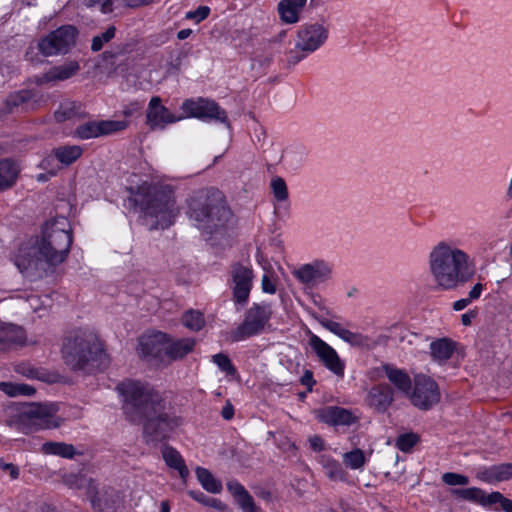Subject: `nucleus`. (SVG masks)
Listing matches in <instances>:
<instances>
[{
	"instance_id": "c9c22d12",
	"label": "nucleus",
	"mask_w": 512,
	"mask_h": 512,
	"mask_svg": "<svg viewBox=\"0 0 512 512\" xmlns=\"http://www.w3.org/2000/svg\"><path fill=\"white\" fill-rule=\"evenodd\" d=\"M41 451L47 455H57L68 459H72L76 454L74 446L64 442H45L41 446Z\"/></svg>"
},
{
	"instance_id": "ddd939ff",
	"label": "nucleus",
	"mask_w": 512,
	"mask_h": 512,
	"mask_svg": "<svg viewBox=\"0 0 512 512\" xmlns=\"http://www.w3.org/2000/svg\"><path fill=\"white\" fill-rule=\"evenodd\" d=\"M414 406L427 410L439 402L437 383L430 377L419 374L414 378V390L409 394Z\"/></svg>"
},
{
	"instance_id": "f704fd0d",
	"label": "nucleus",
	"mask_w": 512,
	"mask_h": 512,
	"mask_svg": "<svg viewBox=\"0 0 512 512\" xmlns=\"http://www.w3.org/2000/svg\"><path fill=\"white\" fill-rule=\"evenodd\" d=\"M319 463L321 464L325 475L332 481H342L346 477V472L343 469L341 463L336 459L328 456L321 455L319 458Z\"/></svg>"
},
{
	"instance_id": "72a5a7b5",
	"label": "nucleus",
	"mask_w": 512,
	"mask_h": 512,
	"mask_svg": "<svg viewBox=\"0 0 512 512\" xmlns=\"http://www.w3.org/2000/svg\"><path fill=\"white\" fill-rule=\"evenodd\" d=\"M83 153V149L78 145H65L54 148L52 156L63 166H69L78 160Z\"/></svg>"
},
{
	"instance_id": "bf43d9fd",
	"label": "nucleus",
	"mask_w": 512,
	"mask_h": 512,
	"mask_svg": "<svg viewBox=\"0 0 512 512\" xmlns=\"http://www.w3.org/2000/svg\"><path fill=\"white\" fill-rule=\"evenodd\" d=\"M484 289V285L481 284V283H477L475 284L472 289L469 291L468 293V299L472 302L474 300H477L480 296H481V293Z\"/></svg>"
},
{
	"instance_id": "79ce46f5",
	"label": "nucleus",
	"mask_w": 512,
	"mask_h": 512,
	"mask_svg": "<svg viewBox=\"0 0 512 512\" xmlns=\"http://www.w3.org/2000/svg\"><path fill=\"white\" fill-rule=\"evenodd\" d=\"M182 323L190 330L199 331L203 328L205 320L201 312L190 310L183 315Z\"/></svg>"
},
{
	"instance_id": "4d7b16f0",
	"label": "nucleus",
	"mask_w": 512,
	"mask_h": 512,
	"mask_svg": "<svg viewBox=\"0 0 512 512\" xmlns=\"http://www.w3.org/2000/svg\"><path fill=\"white\" fill-rule=\"evenodd\" d=\"M310 448L315 452H320L324 449V441L318 435H313L308 440Z\"/></svg>"
},
{
	"instance_id": "393cba45",
	"label": "nucleus",
	"mask_w": 512,
	"mask_h": 512,
	"mask_svg": "<svg viewBox=\"0 0 512 512\" xmlns=\"http://www.w3.org/2000/svg\"><path fill=\"white\" fill-rule=\"evenodd\" d=\"M227 489L243 512H262L247 489L237 480L227 482Z\"/></svg>"
},
{
	"instance_id": "e2e57ef3",
	"label": "nucleus",
	"mask_w": 512,
	"mask_h": 512,
	"mask_svg": "<svg viewBox=\"0 0 512 512\" xmlns=\"http://www.w3.org/2000/svg\"><path fill=\"white\" fill-rule=\"evenodd\" d=\"M470 303L471 301L468 298L457 300L453 303V309L455 311H461L465 309Z\"/></svg>"
},
{
	"instance_id": "09e8293b",
	"label": "nucleus",
	"mask_w": 512,
	"mask_h": 512,
	"mask_svg": "<svg viewBox=\"0 0 512 512\" xmlns=\"http://www.w3.org/2000/svg\"><path fill=\"white\" fill-rule=\"evenodd\" d=\"M212 360L226 374L234 375L236 373V369L227 355L223 353L215 354L212 356Z\"/></svg>"
},
{
	"instance_id": "c756f323",
	"label": "nucleus",
	"mask_w": 512,
	"mask_h": 512,
	"mask_svg": "<svg viewBox=\"0 0 512 512\" xmlns=\"http://www.w3.org/2000/svg\"><path fill=\"white\" fill-rule=\"evenodd\" d=\"M24 341L25 333L21 327L13 324L0 327V352L9 350L13 346L21 345Z\"/></svg>"
},
{
	"instance_id": "c03bdc74",
	"label": "nucleus",
	"mask_w": 512,
	"mask_h": 512,
	"mask_svg": "<svg viewBox=\"0 0 512 512\" xmlns=\"http://www.w3.org/2000/svg\"><path fill=\"white\" fill-rule=\"evenodd\" d=\"M483 490L476 487L462 488L453 490V495L464 500L472 501L481 505Z\"/></svg>"
},
{
	"instance_id": "680f3d73",
	"label": "nucleus",
	"mask_w": 512,
	"mask_h": 512,
	"mask_svg": "<svg viewBox=\"0 0 512 512\" xmlns=\"http://www.w3.org/2000/svg\"><path fill=\"white\" fill-rule=\"evenodd\" d=\"M221 415L224 419L230 420L234 416V408L233 406L228 402L222 409Z\"/></svg>"
},
{
	"instance_id": "1a4fd4ad",
	"label": "nucleus",
	"mask_w": 512,
	"mask_h": 512,
	"mask_svg": "<svg viewBox=\"0 0 512 512\" xmlns=\"http://www.w3.org/2000/svg\"><path fill=\"white\" fill-rule=\"evenodd\" d=\"M272 306L269 303H254L245 313L242 323L229 332L233 342H240L263 333L269 325Z\"/></svg>"
},
{
	"instance_id": "f257e3e1",
	"label": "nucleus",
	"mask_w": 512,
	"mask_h": 512,
	"mask_svg": "<svg viewBox=\"0 0 512 512\" xmlns=\"http://www.w3.org/2000/svg\"><path fill=\"white\" fill-rule=\"evenodd\" d=\"M72 244L68 219L58 216L45 222L40 236L19 243L10 259L28 280L44 279L67 259Z\"/></svg>"
},
{
	"instance_id": "5701e85b",
	"label": "nucleus",
	"mask_w": 512,
	"mask_h": 512,
	"mask_svg": "<svg viewBox=\"0 0 512 512\" xmlns=\"http://www.w3.org/2000/svg\"><path fill=\"white\" fill-rule=\"evenodd\" d=\"M307 0H280L277 4L279 19L284 24H296L301 20Z\"/></svg>"
},
{
	"instance_id": "a18cd8bd",
	"label": "nucleus",
	"mask_w": 512,
	"mask_h": 512,
	"mask_svg": "<svg viewBox=\"0 0 512 512\" xmlns=\"http://www.w3.org/2000/svg\"><path fill=\"white\" fill-rule=\"evenodd\" d=\"M115 33H116V28L114 26H110L102 34L94 36L92 39L91 50L93 52L100 51L103 48L105 43L109 42L110 40H112L114 38Z\"/></svg>"
},
{
	"instance_id": "473e14b6",
	"label": "nucleus",
	"mask_w": 512,
	"mask_h": 512,
	"mask_svg": "<svg viewBox=\"0 0 512 512\" xmlns=\"http://www.w3.org/2000/svg\"><path fill=\"white\" fill-rule=\"evenodd\" d=\"M19 168L9 159L0 160V191L11 188L17 180Z\"/></svg>"
},
{
	"instance_id": "412c9836",
	"label": "nucleus",
	"mask_w": 512,
	"mask_h": 512,
	"mask_svg": "<svg viewBox=\"0 0 512 512\" xmlns=\"http://www.w3.org/2000/svg\"><path fill=\"white\" fill-rule=\"evenodd\" d=\"M394 401V390L388 384H378L369 389L365 403L373 410L384 413Z\"/></svg>"
},
{
	"instance_id": "9d476101",
	"label": "nucleus",
	"mask_w": 512,
	"mask_h": 512,
	"mask_svg": "<svg viewBox=\"0 0 512 512\" xmlns=\"http://www.w3.org/2000/svg\"><path fill=\"white\" fill-rule=\"evenodd\" d=\"M181 110L183 118H198L201 120H214L229 126V121L225 110H223L214 100L198 97L196 99H186Z\"/></svg>"
},
{
	"instance_id": "58836bf2",
	"label": "nucleus",
	"mask_w": 512,
	"mask_h": 512,
	"mask_svg": "<svg viewBox=\"0 0 512 512\" xmlns=\"http://www.w3.org/2000/svg\"><path fill=\"white\" fill-rule=\"evenodd\" d=\"M0 391L8 396L15 397L19 395L31 396L35 393V388L28 384L0 382Z\"/></svg>"
},
{
	"instance_id": "6ab92c4d",
	"label": "nucleus",
	"mask_w": 512,
	"mask_h": 512,
	"mask_svg": "<svg viewBox=\"0 0 512 512\" xmlns=\"http://www.w3.org/2000/svg\"><path fill=\"white\" fill-rule=\"evenodd\" d=\"M310 315L325 329L335 334L343 341L349 343L352 346L362 347L367 344L368 338L360 333L352 332L344 328L340 323L322 317L314 312Z\"/></svg>"
},
{
	"instance_id": "a878e982",
	"label": "nucleus",
	"mask_w": 512,
	"mask_h": 512,
	"mask_svg": "<svg viewBox=\"0 0 512 512\" xmlns=\"http://www.w3.org/2000/svg\"><path fill=\"white\" fill-rule=\"evenodd\" d=\"M456 342L449 338H439L429 345L430 356L438 364H445L456 351Z\"/></svg>"
},
{
	"instance_id": "774afa93",
	"label": "nucleus",
	"mask_w": 512,
	"mask_h": 512,
	"mask_svg": "<svg viewBox=\"0 0 512 512\" xmlns=\"http://www.w3.org/2000/svg\"><path fill=\"white\" fill-rule=\"evenodd\" d=\"M191 34H192L191 29H182L177 33V38L179 40H184V39L188 38Z\"/></svg>"
},
{
	"instance_id": "9b49d317",
	"label": "nucleus",
	"mask_w": 512,
	"mask_h": 512,
	"mask_svg": "<svg viewBox=\"0 0 512 512\" xmlns=\"http://www.w3.org/2000/svg\"><path fill=\"white\" fill-rule=\"evenodd\" d=\"M77 34L78 31L74 26H61L41 39L38 48L45 56L65 54L74 46Z\"/></svg>"
},
{
	"instance_id": "5fc2aeb1",
	"label": "nucleus",
	"mask_w": 512,
	"mask_h": 512,
	"mask_svg": "<svg viewBox=\"0 0 512 512\" xmlns=\"http://www.w3.org/2000/svg\"><path fill=\"white\" fill-rule=\"evenodd\" d=\"M500 499H502V494L500 492H492L490 494L483 492L481 505L491 506L494 504H499Z\"/></svg>"
},
{
	"instance_id": "6e6d98bb",
	"label": "nucleus",
	"mask_w": 512,
	"mask_h": 512,
	"mask_svg": "<svg viewBox=\"0 0 512 512\" xmlns=\"http://www.w3.org/2000/svg\"><path fill=\"white\" fill-rule=\"evenodd\" d=\"M262 290L265 293L274 294L276 292L275 282L268 274H264L261 280Z\"/></svg>"
},
{
	"instance_id": "b1692460",
	"label": "nucleus",
	"mask_w": 512,
	"mask_h": 512,
	"mask_svg": "<svg viewBox=\"0 0 512 512\" xmlns=\"http://www.w3.org/2000/svg\"><path fill=\"white\" fill-rule=\"evenodd\" d=\"M196 345L194 338H172L167 334L165 359L178 361L190 354Z\"/></svg>"
},
{
	"instance_id": "69168bd1",
	"label": "nucleus",
	"mask_w": 512,
	"mask_h": 512,
	"mask_svg": "<svg viewBox=\"0 0 512 512\" xmlns=\"http://www.w3.org/2000/svg\"><path fill=\"white\" fill-rule=\"evenodd\" d=\"M476 316V313L473 311H469L467 313L462 314L461 316V322L463 325L467 326L470 325L472 322V319Z\"/></svg>"
},
{
	"instance_id": "20e7f679",
	"label": "nucleus",
	"mask_w": 512,
	"mask_h": 512,
	"mask_svg": "<svg viewBox=\"0 0 512 512\" xmlns=\"http://www.w3.org/2000/svg\"><path fill=\"white\" fill-rule=\"evenodd\" d=\"M133 201L144 216L153 221L154 229L170 227L180 212L174 188L169 184L142 183Z\"/></svg>"
},
{
	"instance_id": "052dcab7",
	"label": "nucleus",
	"mask_w": 512,
	"mask_h": 512,
	"mask_svg": "<svg viewBox=\"0 0 512 512\" xmlns=\"http://www.w3.org/2000/svg\"><path fill=\"white\" fill-rule=\"evenodd\" d=\"M301 384L308 387L309 390L312 389V386L315 384V380L313 378V373L310 370H306L302 375Z\"/></svg>"
},
{
	"instance_id": "0e129e2a",
	"label": "nucleus",
	"mask_w": 512,
	"mask_h": 512,
	"mask_svg": "<svg viewBox=\"0 0 512 512\" xmlns=\"http://www.w3.org/2000/svg\"><path fill=\"white\" fill-rule=\"evenodd\" d=\"M499 504L501 506V510L505 512H512V501L502 495V499H500Z\"/></svg>"
},
{
	"instance_id": "39448f33",
	"label": "nucleus",
	"mask_w": 512,
	"mask_h": 512,
	"mask_svg": "<svg viewBox=\"0 0 512 512\" xmlns=\"http://www.w3.org/2000/svg\"><path fill=\"white\" fill-rule=\"evenodd\" d=\"M64 362L72 370H83L105 357L103 344L92 331L77 330L65 337L62 345Z\"/></svg>"
},
{
	"instance_id": "4be33fe9",
	"label": "nucleus",
	"mask_w": 512,
	"mask_h": 512,
	"mask_svg": "<svg viewBox=\"0 0 512 512\" xmlns=\"http://www.w3.org/2000/svg\"><path fill=\"white\" fill-rule=\"evenodd\" d=\"M320 421L333 426H349L357 421V417L348 409L328 406L318 411Z\"/></svg>"
},
{
	"instance_id": "a211bd4d",
	"label": "nucleus",
	"mask_w": 512,
	"mask_h": 512,
	"mask_svg": "<svg viewBox=\"0 0 512 512\" xmlns=\"http://www.w3.org/2000/svg\"><path fill=\"white\" fill-rule=\"evenodd\" d=\"M182 117L175 116L168 108L162 105L160 97L154 96L148 104L146 122L150 129H164L168 124L180 121Z\"/></svg>"
},
{
	"instance_id": "f8f14e48",
	"label": "nucleus",
	"mask_w": 512,
	"mask_h": 512,
	"mask_svg": "<svg viewBox=\"0 0 512 512\" xmlns=\"http://www.w3.org/2000/svg\"><path fill=\"white\" fill-rule=\"evenodd\" d=\"M332 266L324 260H314L300 265L292 271L295 279L307 288H315L332 276Z\"/></svg>"
},
{
	"instance_id": "4c0bfd02",
	"label": "nucleus",
	"mask_w": 512,
	"mask_h": 512,
	"mask_svg": "<svg viewBox=\"0 0 512 512\" xmlns=\"http://www.w3.org/2000/svg\"><path fill=\"white\" fill-rule=\"evenodd\" d=\"M16 372L31 379H37L43 382L52 381L51 374L43 368L34 367L28 363H20L16 366Z\"/></svg>"
},
{
	"instance_id": "7c9ffc66",
	"label": "nucleus",
	"mask_w": 512,
	"mask_h": 512,
	"mask_svg": "<svg viewBox=\"0 0 512 512\" xmlns=\"http://www.w3.org/2000/svg\"><path fill=\"white\" fill-rule=\"evenodd\" d=\"M162 457L167 466L177 470L180 478L185 481L189 476V470L181 454L171 446H164L162 448Z\"/></svg>"
},
{
	"instance_id": "13d9d810",
	"label": "nucleus",
	"mask_w": 512,
	"mask_h": 512,
	"mask_svg": "<svg viewBox=\"0 0 512 512\" xmlns=\"http://www.w3.org/2000/svg\"><path fill=\"white\" fill-rule=\"evenodd\" d=\"M0 467L7 471L12 479H16L19 476V469L12 463H5L0 459Z\"/></svg>"
},
{
	"instance_id": "de8ad7c7",
	"label": "nucleus",
	"mask_w": 512,
	"mask_h": 512,
	"mask_svg": "<svg viewBox=\"0 0 512 512\" xmlns=\"http://www.w3.org/2000/svg\"><path fill=\"white\" fill-rule=\"evenodd\" d=\"M419 441L418 435L414 433H406L400 435L396 440V446L403 452L410 451Z\"/></svg>"
},
{
	"instance_id": "e433bc0d",
	"label": "nucleus",
	"mask_w": 512,
	"mask_h": 512,
	"mask_svg": "<svg viewBox=\"0 0 512 512\" xmlns=\"http://www.w3.org/2000/svg\"><path fill=\"white\" fill-rule=\"evenodd\" d=\"M196 476L206 491L214 494L220 493L222 491L221 481L217 480L208 469L197 467Z\"/></svg>"
},
{
	"instance_id": "6e6552de",
	"label": "nucleus",
	"mask_w": 512,
	"mask_h": 512,
	"mask_svg": "<svg viewBox=\"0 0 512 512\" xmlns=\"http://www.w3.org/2000/svg\"><path fill=\"white\" fill-rule=\"evenodd\" d=\"M329 30L320 23L303 24L297 31L295 46L285 54L289 66H295L308 55L322 47L328 39Z\"/></svg>"
},
{
	"instance_id": "bb28decb",
	"label": "nucleus",
	"mask_w": 512,
	"mask_h": 512,
	"mask_svg": "<svg viewBox=\"0 0 512 512\" xmlns=\"http://www.w3.org/2000/svg\"><path fill=\"white\" fill-rule=\"evenodd\" d=\"M79 70V65L75 61L65 63L61 66L51 68L48 72L37 77V84L49 82L64 81L72 77Z\"/></svg>"
},
{
	"instance_id": "3c124183",
	"label": "nucleus",
	"mask_w": 512,
	"mask_h": 512,
	"mask_svg": "<svg viewBox=\"0 0 512 512\" xmlns=\"http://www.w3.org/2000/svg\"><path fill=\"white\" fill-rule=\"evenodd\" d=\"M442 480L445 484L450 486H463L469 483V478L467 476L453 472L444 473L442 475Z\"/></svg>"
},
{
	"instance_id": "49530a36",
	"label": "nucleus",
	"mask_w": 512,
	"mask_h": 512,
	"mask_svg": "<svg viewBox=\"0 0 512 512\" xmlns=\"http://www.w3.org/2000/svg\"><path fill=\"white\" fill-rule=\"evenodd\" d=\"M189 495L196 501L217 510H223L225 508V505L219 499L209 497L201 491H190Z\"/></svg>"
},
{
	"instance_id": "0eeeda50",
	"label": "nucleus",
	"mask_w": 512,
	"mask_h": 512,
	"mask_svg": "<svg viewBox=\"0 0 512 512\" xmlns=\"http://www.w3.org/2000/svg\"><path fill=\"white\" fill-rule=\"evenodd\" d=\"M57 411L55 404L32 403L23 407L14 418L9 420L8 424L23 433L56 428L59 426Z\"/></svg>"
},
{
	"instance_id": "c85d7f7f",
	"label": "nucleus",
	"mask_w": 512,
	"mask_h": 512,
	"mask_svg": "<svg viewBox=\"0 0 512 512\" xmlns=\"http://www.w3.org/2000/svg\"><path fill=\"white\" fill-rule=\"evenodd\" d=\"M477 478L487 483L509 480L512 478V463H502L484 468L477 473Z\"/></svg>"
},
{
	"instance_id": "7ed1b4c3",
	"label": "nucleus",
	"mask_w": 512,
	"mask_h": 512,
	"mask_svg": "<svg viewBox=\"0 0 512 512\" xmlns=\"http://www.w3.org/2000/svg\"><path fill=\"white\" fill-rule=\"evenodd\" d=\"M428 265L434 282L443 290H453L474 275V264L470 256L447 241H440L432 247Z\"/></svg>"
},
{
	"instance_id": "dca6fc26",
	"label": "nucleus",
	"mask_w": 512,
	"mask_h": 512,
	"mask_svg": "<svg viewBox=\"0 0 512 512\" xmlns=\"http://www.w3.org/2000/svg\"><path fill=\"white\" fill-rule=\"evenodd\" d=\"M127 122L119 120L88 121L79 125L73 132V136L80 140H88L110 135L126 129Z\"/></svg>"
},
{
	"instance_id": "4468645a",
	"label": "nucleus",
	"mask_w": 512,
	"mask_h": 512,
	"mask_svg": "<svg viewBox=\"0 0 512 512\" xmlns=\"http://www.w3.org/2000/svg\"><path fill=\"white\" fill-rule=\"evenodd\" d=\"M309 345L329 371L340 378L344 377L345 362L339 357L337 351L332 346L312 333L309 336Z\"/></svg>"
},
{
	"instance_id": "8fccbe9b",
	"label": "nucleus",
	"mask_w": 512,
	"mask_h": 512,
	"mask_svg": "<svg viewBox=\"0 0 512 512\" xmlns=\"http://www.w3.org/2000/svg\"><path fill=\"white\" fill-rule=\"evenodd\" d=\"M32 97V94L28 90H22L19 92H16L14 94L9 95V97L6 100V103L9 107H18L27 101H29Z\"/></svg>"
},
{
	"instance_id": "f03ea898",
	"label": "nucleus",
	"mask_w": 512,
	"mask_h": 512,
	"mask_svg": "<svg viewBox=\"0 0 512 512\" xmlns=\"http://www.w3.org/2000/svg\"><path fill=\"white\" fill-rule=\"evenodd\" d=\"M129 421L143 425L147 442H160L181 424V419L164 412L161 393L148 383L126 379L116 386Z\"/></svg>"
},
{
	"instance_id": "603ef678",
	"label": "nucleus",
	"mask_w": 512,
	"mask_h": 512,
	"mask_svg": "<svg viewBox=\"0 0 512 512\" xmlns=\"http://www.w3.org/2000/svg\"><path fill=\"white\" fill-rule=\"evenodd\" d=\"M114 1L115 0H84V3L88 7H95L99 5L100 11L106 14L112 12Z\"/></svg>"
},
{
	"instance_id": "423d86ee",
	"label": "nucleus",
	"mask_w": 512,
	"mask_h": 512,
	"mask_svg": "<svg viewBox=\"0 0 512 512\" xmlns=\"http://www.w3.org/2000/svg\"><path fill=\"white\" fill-rule=\"evenodd\" d=\"M187 214L199 229L210 233L224 227L232 216L220 196L207 191H198L189 198Z\"/></svg>"
},
{
	"instance_id": "864d4df0",
	"label": "nucleus",
	"mask_w": 512,
	"mask_h": 512,
	"mask_svg": "<svg viewBox=\"0 0 512 512\" xmlns=\"http://www.w3.org/2000/svg\"><path fill=\"white\" fill-rule=\"evenodd\" d=\"M210 12L209 7L200 6L194 11L186 13V19L195 20L197 23L208 17Z\"/></svg>"
},
{
	"instance_id": "2f4dec72",
	"label": "nucleus",
	"mask_w": 512,
	"mask_h": 512,
	"mask_svg": "<svg viewBox=\"0 0 512 512\" xmlns=\"http://www.w3.org/2000/svg\"><path fill=\"white\" fill-rule=\"evenodd\" d=\"M58 122H64L73 118H83L86 116L82 104L75 101L65 100L54 113Z\"/></svg>"
},
{
	"instance_id": "a19ab883",
	"label": "nucleus",
	"mask_w": 512,
	"mask_h": 512,
	"mask_svg": "<svg viewBox=\"0 0 512 512\" xmlns=\"http://www.w3.org/2000/svg\"><path fill=\"white\" fill-rule=\"evenodd\" d=\"M343 463L352 470H359L364 467L367 457L363 450L355 448L343 454Z\"/></svg>"
},
{
	"instance_id": "2eb2a0df",
	"label": "nucleus",
	"mask_w": 512,
	"mask_h": 512,
	"mask_svg": "<svg viewBox=\"0 0 512 512\" xmlns=\"http://www.w3.org/2000/svg\"><path fill=\"white\" fill-rule=\"evenodd\" d=\"M230 276L235 302L245 304L253 286L254 274L251 266L236 262L231 265Z\"/></svg>"
},
{
	"instance_id": "cd10ccee",
	"label": "nucleus",
	"mask_w": 512,
	"mask_h": 512,
	"mask_svg": "<svg viewBox=\"0 0 512 512\" xmlns=\"http://www.w3.org/2000/svg\"><path fill=\"white\" fill-rule=\"evenodd\" d=\"M385 376L391 384L400 392L409 395L411 392L412 381L404 369H399L391 364H385L382 367Z\"/></svg>"
},
{
	"instance_id": "338daca9",
	"label": "nucleus",
	"mask_w": 512,
	"mask_h": 512,
	"mask_svg": "<svg viewBox=\"0 0 512 512\" xmlns=\"http://www.w3.org/2000/svg\"><path fill=\"white\" fill-rule=\"evenodd\" d=\"M125 2L129 7H139L149 4L147 0H125Z\"/></svg>"
},
{
	"instance_id": "ea45409f",
	"label": "nucleus",
	"mask_w": 512,
	"mask_h": 512,
	"mask_svg": "<svg viewBox=\"0 0 512 512\" xmlns=\"http://www.w3.org/2000/svg\"><path fill=\"white\" fill-rule=\"evenodd\" d=\"M307 158V152L302 146H293L285 151L283 159L292 168H298Z\"/></svg>"
},
{
	"instance_id": "37998d69",
	"label": "nucleus",
	"mask_w": 512,
	"mask_h": 512,
	"mask_svg": "<svg viewBox=\"0 0 512 512\" xmlns=\"http://www.w3.org/2000/svg\"><path fill=\"white\" fill-rule=\"evenodd\" d=\"M270 186L273 197L277 202L281 203L288 200V188L283 178L274 177L271 180Z\"/></svg>"
},
{
	"instance_id": "aec40b11",
	"label": "nucleus",
	"mask_w": 512,
	"mask_h": 512,
	"mask_svg": "<svg viewBox=\"0 0 512 512\" xmlns=\"http://www.w3.org/2000/svg\"><path fill=\"white\" fill-rule=\"evenodd\" d=\"M63 483L70 489H86V494L90 499L94 509L102 510L101 500L98 498V489L93 479L87 478L82 474L68 473L63 476Z\"/></svg>"
},
{
	"instance_id": "f3484780",
	"label": "nucleus",
	"mask_w": 512,
	"mask_h": 512,
	"mask_svg": "<svg viewBox=\"0 0 512 512\" xmlns=\"http://www.w3.org/2000/svg\"><path fill=\"white\" fill-rule=\"evenodd\" d=\"M167 334L155 332L143 335L139 339L138 353L146 359H155L160 362L165 360Z\"/></svg>"
}]
</instances>
